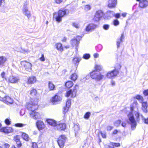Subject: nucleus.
<instances>
[{"label":"nucleus","mask_w":148,"mask_h":148,"mask_svg":"<svg viewBox=\"0 0 148 148\" xmlns=\"http://www.w3.org/2000/svg\"><path fill=\"white\" fill-rule=\"evenodd\" d=\"M26 107L28 110L31 111L30 114L31 117L36 120L40 118L41 116L39 113L35 111L38 107L37 103H29L27 105Z\"/></svg>","instance_id":"nucleus-1"},{"label":"nucleus","mask_w":148,"mask_h":148,"mask_svg":"<svg viewBox=\"0 0 148 148\" xmlns=\"http://www.w3.org/2000/svg\"><path fill=\"white\" fill-rule=\"evenodd\" d=\"M69 13V10L67 9H63L59 10L58 13L55 12L53 14V18L56 21L60 23L62 20V18Z\"/></svg>","instance_id":"nucleus-2"},{"label":"nucleus","mask_w":148,"mask_h":148,"mask_svg":"<svg viewBox=\"0 0 148 148\" xmlns=\"http://www.w3.org/2000/svg\"><path fill=\"white\" fill-rule=\"evenodd\" d=\"M20 64L19 69L23 73L25 70L29 72L31 71L32 65L31 63L24 60L21 61Z\"/></svg>","instance_id":"nucleus-3"},{"label":"nucleus","mask_w":148,"mask_h":148,"mask_svg":"<svg viewBox=\"0 0 148 148\" xmlns=\"http://www.w3.org/2000/svg\"><path fill=\"white\" fill-rule=\"evenodd\" d=\"M102 17L105 19L106 18V16L103 12L101 10H99L95 12L93 20L95 22H98Z\"/></svg>","instance_id":"nucleus-4"},{"label":"nucleus","mask_w":148,"mask_h":148,"mask_svg":"<svg viewBox=\"0 0 148 148\" xmlns=\"http://www.w3.org/2000/svg\"><path fill=\"white\" fill-rule=\"evenodd\" d=\"M128 123L131 125V128L132 130H134L137 125V123L135 120L134 116L132 113L131 112L128 115Z\"/></svg>","instance_id":"nucleus-5"},{"label":"nucleus","mask_w":148,"mask_h":148,"mask_svg":"<svg viewBox=\"0 0 148 148\" xmlns=\"http://www.w3.org/2000/svg\"><path fill=\"white\" fill-rule=\"evenodd\" d=\"M90 77L97 81H99L103 77V75L98 71H94L90 73Z\"/></svg>","instance_id":"nucleus-6"},{"label":"nucleus","mask_w":148,"mask_h":148,"mask_svg":"<svg viewBox=\"0 0 148 148\" xmlns=\"http://www.w3.org/2000/svg\"><path fill=\"white\" fill-rule=\"evenodd\" d=\"M79 86L78 85L76 84L73 90L70 89L66 92V96L67 97H69L70 96H71V97L72 98L75 97L77 93V90Z\"/></svg>","instance_id":"nucleus-7"},{"label":"nucleus","mask_w":148,"mask_h":148,"mask_svg":"<svg viewBox=\"0 0 148 148\" xmlns=\"http://www.w3.org/2000/svg\"><path fill=\"white\" fill-rule=\"evenodd\" d=\"M66 137L64 135H62L57 140L58 144L60 148H63L66 141Z\"/></svg>","instance_id":"nucleus-8"},{"label":"nucleus","mask_w":148,"mask_h":148,"mask_svg":"<svg viewBox=\"0 0 148 148\" xmlns=\"http://www.w3.org/2000/svg\"><path fill=\"white\" fill-rule=\"evenodd\" d=\"M61 93H57L51 99V101L53 104H56V102L59 101L62 99Z\"/></svg>","instance_id":"nucleus-9"},{"label":"nucleus","mask_w":148,"mask_h":148,"mask_svg":"<svg viewBox=\"0 0 148 148\" xmlns=\"http://www.w3.org/2000/svg\"><path fill=\"white\" fill-rule=\"evenodd\" d=\"M1 99V101H3L4 103L8 105L12 104L13 103V100L10 97L8 96H4Z\"/></svg>","instance_id":"nucleus-10"},{"label":"nucleus","mask_w":148,"mask_h":148,"mask_svg":"<svg viewBox=\"0 0 148 148\" xmlns=\"http://www.w3.org/2000/svg\"><path fill=\"white\" fill-rule=\"evenodd\" d=\"M116 70H113L108 72L107 74V77L108 78H111L116 76L119 73V71H115Z\"/></svg>","instance_id":"nucleus-11"},{"label":"nucleus","mask_w":148,"mask_h":148,"mask_svg":"<svg viewBox=\"0 0 148 148\" xmlns=\"http://www.w3.org/2000/svg\"><path fill=\"white\" fill-rule=\"evenodd\" d=\"M97 27V25L96 24L92 23H90L86 27L85 29L87 32L92 31L96 29Z\"/></svg>","instance_id":"nucleus-12"},{"label":"nucleus","mask_w":148,"mask_h":148,"mask_svg":"<svg viewBox=\"0 0 148 148\" xmlns=\"http://www.w3.org/2000/svg\"><path fill=\"white\" fill-rule=\"evenodd\" d=\"M0 132L5 133H8L12 132L13 130L12 127H2L0 129Z\"/></svg>","instance_id":"nucleus-13"},{"label":"nucleus","mask_w":148,"mask_h":148,"mask_svg":"<svg viewBox=\"0 0 148 148\" xmlns=\"http://www.w3.org/2000/svg\"><path fill=\"white\" fill-rule=\"evenodd\" d=\"M66 128V125L65 123H59L57 124L55 129L61 131L64 130Z\"/></svg>","instance_id":"nucleus-14"},{"label":"nucleus","mask_w":148,"mask_h":148,"mask_svg":"<svg viewBox=\"0 0 148 148\" xmlns=\"http://www.w3.org/2000/svg\"><path fill=\"white\" fill-rule=\"evenodd\" d=\"M71 104V100H68L66 103V105L64 107L63 110V113L65 114L68 111Z\"/></svg>","instance_id":"nucleus-15"},{"label":"nucleus","mask_w":148,"mask_h":148,"mask_svg":"<svg viewBox=\"0 0 148 148\" xmlns=\"http://www.w3.org/2000/svg\"><path fill=\"white\" fill-rule=\"evenodd\" d=\"M36 125L39 130H41L45 127L44 123L41 121H37L36 122Z\"/></svg>","instance_id":"nucleus-16"},{"label":"nucleus","mask_w":148,"mask_h":148,"mask_svg":"<svg viewBox=\"0 0 148 148\" xmlns=\"http://www.w3.org/2000/svg\"><path fill=\"white\" fill-rule=\"evenodd\" d=\"M19 79L18 77H17L13 75L10 76L9 77V82L12 83H16L17 82Z\"/></svg>","instance_id":"nucleus-17"},{"label":"nucleus","mask_w":148,"mask_h":148,"mask_svg":"<svg viewBox=\"0 0 148 148\" xmlns=\"http://www.w3.org/2000/svg\"><path fill=\"white\" fill-rule=\"evenodd\" d=\"M23 13L29 18L31 16L30 12L28 10V9L26 6L24 5L23 9Z\"/></svg>","instance_id":"nucleus-18"},{"label":"nucleus","mask_w":148,"mask_h":148,"mask_svg":"<svg viewBox=\"0 0 148 148\" xmlns=\"http://www.w3.org/2000/svg\"><path fill=\"white\" fill-rule=\"evenodd\" d=\"M117 0H109L108 1V6L110 8H115L116 5Z\"/></svg>","instance_id":"nucleus-19"},{"label":"nucleus","mask_w":148,"mask_h":148,"mask_svg":"<svg viewBox=\"0 0 148 148\" xmlns=\"http://www.w3.org/2000/svg\"><path fill=\"white\" fill-rule=\"evenodd\" d=\"M148 5V1L147 0H142L139 2V6L141 8H145Z\"/></svg>","instance_id":"nucleus-20"},{"label":"nucleus","mask_w":148,"mask_h":148,"mask_svg":"<svg viewBox=\"0 0 148 148\" xmlns=\"http://www.w3.org/2000/svg\"><path fill=\"white\" fill-rule=\"evenodd\" d=\"M71 44L73 47H75V49L77 50L79 44V42L77 41V39L73 38L70 41Z\"/></svg>","instance_id":"nucleus-21"},{"label":"nucleus","mask_w":148,"mask_h":148,"mask_svg":"<svg viewBox=\"0 0 148 148\" xmlns=\"http://www.w3.org/2000/svg\"><path fill=\"white\" fill-rule=\"evenodd\" d=\"M114 12L113 11H108L106 13L105 16H106V19H110L111 17L114 16Z\"/></svg>","instance_id":"nucleus-22"},{"label":"nucleus","mask_w":148,"mask_h":148,"mask_svg":"<svg viewBox=\"0 0 148 148\" xmlns=\"http://www.w3.org/2000/svg\"><path fill=\"white\" fill-rule=\"evenodd\" d=\"M7 60L6 58L3 56H0V67L5 66V64Z\"/></svg>","instance_id":"nucleus-23"},{"label":"nucleus","mask_w":148,"mask_h":148,"mask_svg":"<svg viewBox=\"0 0 148 148\" xmlns=\"http://www.w3.org/2000/svg\"><path fill=\"white\" fill-rule=\"evenodd\" d=\"M55 46L57 50L61 52H62L64 51V48L62 46V45L60 43H58L56 44Z\"/></svg>","instance_id":"nucleus-24"},{"label":"nucleus","mask_w":148,"mask_h":148,"mask_svg":"<svg viewBox=\"0 0 148 148\" xmlns=\"http://www.w3.org/2000/svg\"><path fill=\"white\" fill-rule=\"evenodd\" d=\"M47 121L49 125L51 126H53L55 128L57 124V122L56 121L53 119H47Z\"/></svg>","instance_id":"nucleus-25"},{"label":"nucleus","mask_w":148,"mask_h":148,"mask_svg":"<svg viewBox=\"0 0 148 148\" xmlns=\"http://www.w3.org/2000/svg\"><path fill=\"white\" fill-rule=\"evenodd\" d=\"M36 79L35 77L33 76L29 77L28 79L27 82L29 84H32L35 82Z\"/></svg>","instance_id":"nucleus-26"},{"label":"nucleus","mask_w":148,"mask_h":148,"mask_svg":"<svg viewBox=\"0 0 148 148\" xmlns=\"http://www.w3.org/2000/svg\"><path fill=\"white\" fill-rule=\"evenodd\" d=\"M81 60V59L75 57L73 58L72 60L73 63L76 66H77V67L79 63V62Z\"/></svg>","instance_id":"nucleus-27"},{"label":"nucleus","mask_w":148,"mask_h":148,"mask_svg":"<svg viewBox=\"0 0 148 148\" xmlns=\"http://www.w3.org/2000/svg\"><path fill=\"white\" fill-rule=\"evenodd\" d=\"M142 109L144 112L147 113V102H144L142 104Z\"/></svg>","instance_id":"nucleus-28"},{"label":"nucleus","mask_w":148,"mask_h":148,"mask_svg":"<svg viewBox=\"0 0 148 148\" xmlns=\"http://www.w3.org/2000/svg\"><path fill=\"white\" fill-rule=\"evenodd\" d=\"M48 88L50 90H55L56 87L51 82H48Z\"/></svg>","instance_id":"nucleus-29"},{"label":"nucleus","mask_w":148,"mask_h":148,"mask_svg":"<svg viewBox=\"0 0 148 148\" xmlns=\"http://www.w3.org/2000/svg\"><path fill=\"white\" fill-rule=\"evenodd\" d=\"M124 38V34H121V36L119 38V40H118L117 42L116 45L117 46V48H119L120 47V44L121 42H122Z\"/></svg>","instance_id":"nucleus-30"},{"label":"nucleus","mask_w":148,"mask_h":148,"mask_svg":"<svg viewBox=\"0 0 148 148\" xmlns=\"http://www.w3.org/2000/svg\"><path fill=\"white\" fill-rule=\"evenodd\" d=\"M73 84L71 81H69L66 82L65 84L66 86L68 88H70L73 86Z\"/></svg>","instance_id":"nucleus-31"},{"label":"nucleus","mask_w":148,"mask_h":148,"mask_svg":"<svg viewBox=\"0 0 148 148\" xmlns=\"http://www.w3.org/2000/svg\"><path fill=\"white\" fill-rule=\"evenodd\" d=\"M22 136L24 140L27 141H29L30 139L28 135L25 133H23L22 134Z\"/></svg>","instance_id":"nucleus-32"},{"label":"nucleus","mask_w":148,"mask_h":148,"mask_svg":"<svg viewBox=\"0 0 148 148\" xmlns=\"http://www.w3.org/2000/svg\"><path fill=\"white\" fill-rule=\"evenodd\" d=\"M141 117L142 120L143 121L145 124L148 125V118H145L144 116L142 115H140Z\"/></svg>","instance_id":"nucleus-33"},{"label":"nucleus","mask_w":148,"mask_h":148,"mask_svg":"<svg viewBox=\"0 0 148 148\" xmlns=\"http://www.w3.org/2000/svg\"><path fill=\"white\" fill-rule=\"evenodd\" d=\"M77 75L75 73L72 74L71 76V79L72 80L75 81L77 79Z\"/></svg>","instance_id":"nucleus-34"},{"label":"nucleus","mask_w":148,"mask_h":148,"mask_svg":"<svg viewBox=\"0 0 148 148\" xmlns=\"http://www.w3.org/2000/svg\"><path fill=\"white\" fill-rule=\"evenodd\" d=\"M103 47L101 45L99 44L95 47L96 50L98 52H99L102 49Z\"/></svg>","instance_id":"nucleus-35"},{"label":"nucleus","mask_w":148,"mask_h":148,"mask_svg":"<svg viewBox=\"0 0 148 148\" xmlns=\"http://www.w3.org/2000/svg\"><path fill=\"white\" fill-rule=\"evenodd\" d=\"M91 113L89 112H88L86 113L84 116V118L86 119H88L90 117Z\"/></svg>","instance_id":"nucleus-36"},{"label":"nucleus","mask_w":148,"mask_h":148,"mask_svg":"<svg viewBox=\"0 0 148 148\" xmlns=\"http://www.w3.org/2000/svg\"><path fill=\"white\" fill-rule=\"evenodd\" d=\"M37 93L36 90L34 89H32L30 92V95L32 96H35Z\"/></svg>","instance_id":"nucleus-37"},{"label":"nucleus","mask_w":148,"mask_h":148,"mask_svg":"<svg viewBox=\"0 0 148 148\" xmlns=\"http://www.w3.org/2000/svg\"><path fill=\"white\" fill-rule=\"evenodd\" d=\"M121 123V121L120 120H118L115 121L114 123V124L115 126L118 127L120 125Z\"/></svg>","instance_id":"nucleus-38"},{"label":"nucleus","mask_w":148,"mask_h":148,"mask_svg":"<svg viewBox=\"0 0 148 148\" xmlns=\"http://www.w3.org/2000/svg\"><path fill=\"white\" fill-rule=\"evenodd\" d=\"M135 115L136 117V121H139L140 120L139 117L140 115L139 113L138 112H136Z\"/></svg>","instance_id":"nucleus-39"},{"label":"nucleus","mask_w":148,"mask_h":148,"mask_svg":"<svg viewBox=\"0 0 148 148\" xmlns=\"http://www.w3.org/2000/svg\"><path fill=\"white\" fill-rule=\"evenodd\" d=\"M74 130L75 131V135L78 131L79 130V126L77 125H75L73 127Z\"/></svg>","instance_id":"nucleus-40"},{"label":"nucleus","mask_w":148,"mask_h":148,"mask_svg":"<svg viewBox=\"0 0 148 148\" xmlns=\"http://www.w3.org/2000/svg\"><path fill=\"white\" fill-rule=\"evenodd\" d=\"M121 67V66L119 64H116L115 66V69L114 70H116L115 71H117L119 72V70H120Z\"/></svg>","instance_id":"nucleus-41"},{"label":"nucleus","mask_w":148,"mask_h":148,"mask_svg":"<svg viewBox=\"0 0 148 148\" xmlns=\"http://www.w3.org/2000/svg\"><path fill=\"white\" fill-rule=\"evenodd\" d=\"M90 56L89 53H85L83 55V58L86 60L88 59L90 57Z\"/></svg>","instance_id":"nucleus-42"},{"label":"nucleus","mask_w":148,"mask_h":148,"mask_svg":"<svg viewBox=\"0 0 148 148\" xmlns=\"http://www.w3.org/2000/svg\"><path fill=\"white\" fill-rule=\"evenodd\" d=\"M25 124L22 123H18L15 124L14 126L17 127H22L25 126Z\"/></svg>","instance_id":"nucleus-43"},{"label":"nucleus","mask_w":148,"mask_h":148,"mask_svg":"<svg viewBox=\"0 0 148 148\" xmlns=\"http://www.w3.org/2000/svg\"><path fill=\"white\" fill-rule=\"evenodd\" d=\"M113 24L115 26H117L119 25V22L117 19H115L114 20L113 22Z\"/></svg>","instance_id":"nucleus-44"},{"label":"nucleus","mask_w":148,"mask_h":148,"mask_svg":"<svg viewBox=\"0 0 148 148\" xmlns=\"http://www.w3.org/2000/svg\"><path fill=\"white\" fill-rule=\"evenodd\" d=\"M99 133L101 134V136L103 138H106V133L105 132H102V131H100L99 132Z\"/></svg>","instance_id":"nucleus-45"},{"label":"nucleus","mask_w":148,"mask_h":148,"mask_svg":"<svg viewBox=\"0 0 148 148\" xmlns=\"http://www.w3.org/2000/svg\"><path fill=\"white\" fill-rule=\"evenodd\" d=\"M91 9V7L89 5H86L85 6L84 9L86 11H88Z\"/></svg>","instance_id":"nucleus-46"},{"label":"nucleus","mask_w":148,"mask_h":148,"mask_svg":"<svg viewBox=\"0 0 148 148\" xmlns=\"http://www.w3.org/2000/svg\"><path fill=\"white\" fill-rule=\"evenodd\" d=\"M14 140L15 141L16 143L20 141V138L19 136L16 135L14 136Z\"/></svg>","instance_id":"nucleus-47"},{"label":"nucleus","mask_w":148,"mask_h":148,"mask_svg":"<svg viewBox=\"0 0 148 148\" xmlns=\"http://www.w3.org/2000/svg\"><path fill=\"white\" fill-rule=\"evenodd\" d=\"M72 26L77 29H78L79 27V25L78 23H73L72 24Z\"/></svg>","instance_id":"nucleus-48"},{"label":"nucleus","mask_w":148,"mask_h":148,"mask_svg":"<svg viewBox=\"0 0 148 148\" xmlns=\"http://www.w3.org/2000/svg\"><path fill=\"white\" fill-rule=\"evenodd\" d=\"M5 122L7 125H9L11 124V121L10 119L8 118L6 119L5 121Z\"/></svg>","instance_id":"nucleus-49"},{"label":"nucleus","mask_w":148,"mask_h":148,"mask_svg":"<svg viewBox=\"0 0 148 148\" xmlns=\"http://www.w3.org/2000/svg\"><path fill=\"white\" fill-rule=\"evenodd\" d=\"M109 25H108V24H105L103 26V29H105V30H108L109 27Z\"/></svg>","instance_id":"nucleus-50"},{"label":"nucleus","mask_w":148,"mask_h":148,"mask_svg":"<svg viewBox=\"0 0 148 148\" xmlns=\"http://www.w3.org/2000/svg\"><path fill=\"white\" fill-rule=\"evenodd\" d=\"M112 145L113 147H119L120 146V144L119 143H112Z\"/></svg>","instance_id":"nucleus-51"},{"label":"nucleus","mask_w":148,"mask_h":148,"mask_svg":"<svg viewBox=\"0 0 148 148\" xmlns=\"http://www.w3.org/2000/svg\"><path fill=\"white\" fill-rule=\"evenodd\" d=\"M95 68L96 69L95 71H98V70L100 71L101 69V67L100 66L97 65H96V66H95Z\"/></svg>","instance_id":"nucleus-52"},{"label":"nucleus","mask_w":148,"mask_h":148,"mask_svg":"<svg viewBox=\"0 0 148 148\" xmlns=\"http://www.w3.org/2000/svg\"><path fill=\"white\" fill-rule=\"evenodd\" d=\"M40 60L44 62L45 61V58L44 57V56L43 54H42L41 56V57L39 58Z\"/></svg>","instance_id":"nucleus-53"},{"label":"nucleus","mask_w":148,"mask_h":148,"mask_svg":"<svg viewBox=\"0 0 148 148\" xmlns=\"http://www.w3.org/2000/svg\"><path fill=\"white\" fill-rule=\"evenodd\" d=\"M16 143L17 144V147H19L20 148L22 146V144L21 143V142L20 141H18Z\"/></svg>","instance_id":"nucleus-54"},{"label":"nucleus","mask_w":148,"mask_h":148,"mask_svg":"<svg viewBox=\"0 0 148 148\" xmlns=\"http://www.w3.org/2000/svg\"><path fill=\"white\" fill-rule=\"evenodd\" d=\"M113 128L112 126H108L106 127V129L107 131H110Z\"/></svg>","instance_id":"nucleus-55"},{"label":"nucleus","mask_w":148,"mask_h":148,"mask_svg":"<svg viewBox=\"0 0 148 148\" xmlns=\"http://www.w3.org/2000/svg\"><path fill=\"white\" fill-rule=\"evenodd\" d=\"M143 94L145 96H148V89L144 90L143 92Z\"/></svg>","instance_id":"nucleus-56"},{"label":"nucleus","mask_w":148,"mask_h":148,"mask_svg":"<svg viewBox=\"0 0 148 148\" xmlns=\"http://www.w3.org/2000/svg\"><path fill=\"white\" fill-rule=\"evenodd\" d=\"M32 148H38L37 144L36 143H33L32 146Z\"/></svg>","instance_id":"nucleus-57"},{"label":"nucleus","mask_w":148,"mask_h":148,"mask_svg":"<svg viewBox=\"0 0 148 148\" xmlns=\"http://www.w3.org/2000/svg\"><path fill=\"white\" fill-rule=\"evenodd\" d=\"M3 148H9L10 147V145L8 143H5L3 145Z\"/></svg>","instance_id":"nucleus-58"},{"label":"nucleus","mask_w":148,"mask_h":148,"mask_svg":"<svg viewBox=\"0 0 148 148\" xmlns=\"http://www.w3.org/2000/svg\"><path fill=\"white\" fill-rule=\"evenodd\" d=\"M1 77L5 79H6V78L5 77V73L4 71H3L1 74Z\"/></svg>","instance_id":"nucleus-59"},{"label":"nucleus","mask_w":148,"mask_h":148,"mask_svg":"<svg viewBox=\"0 0 148 148\" xmlns=\"http://www.w3.org/2000/svg\"><path fill=\"white\" fill-rule=\"evenodd\" d=\"M114 16L116 18H119L120 16V14L119 13H117L116 14L114 13Z\"/></svg>","instance_id":"nucleus-60"},{"label":"nucleus","mask_w":148,"mask_h":148,"mask_svg":"<svg viewBox=\"0 0 148 148\" xmlns=\"http://www.w3.org/2000/svg\"><path fill=\"white\" fill-rule=\"evenodd\" d=\"M142 98V97L139 95H137L134 98H136L137 99L140 100Z\"/></svg>","instance_id":"nucleus-61"},{"label":"nucleus","mask_w":148,"mask_h":148,"mask_svg":"<svg viewBox=\"0 0 148 148\" xmlns=\"http://www.w3.org/2000/svg\"><path fill=\"white\" fill-rule=\"evenodd\" d=\"M82 38V37L81 36H77L76 37V38H75V39H77V41L79 42V41L81 40Z\"/></svg>","instance_id":"nucleus-62"},{"label":"nucleus","mask_w":148,"mask_h":148,"mask_svg":"<svg viewBox=\"0 0 148 148\" xmlns=\"http://www.w3.org/2000/svg\"><path fill=\"white\" fill-rule=\"evenodd\" d=\"M99 54L97 53H95L94 54V57L95 58H97L99 57Z\"/></svg>","instance_id":"nucleus-63"},{"label":"nucleus","mask_w":148,"mask_h":148,"mask_svg":"<svg viewBox=\"0 0 148 148\" xmlns=\"http://www.w3.org/2000/svg\"><path fill=\"white\" fill-rule=\"evenodd\" d=\"M118 131L117 130H115L113 132L112 134H117Z\"/></svg>","instance_id":"nucleus-64"}]
</instances>
